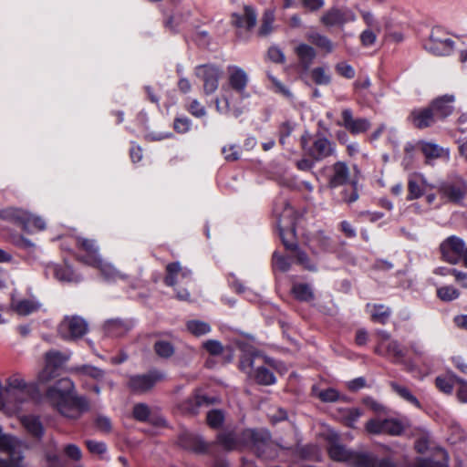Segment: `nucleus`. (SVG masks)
<instances>
[{"label": "nucleus", "mask_w": 467, "mask_h": 467, "mask_svg": "<svg viewBox=\"0 0 467 467\" xmlns=\"http://www.w3.org/2000/svg\"><path fill=\"white\" fill-rule=\"evenodd\" d=\"M74 383L68 378H62L46 391V399L62 416L76 420L88 410L86 397L73 394Z\"/></svg>", "instance_id": "obj_1"}, {"label": "nucleus", "mask_w": 467, "mask_h": 467, "mask_svg": "<svg viewBox=\"0 0 467 467\" xmlns=\"http://www.w3.org/2000/svg\"><path fill=\"white\" fill-rule=\"evenodd\" d=\"M274 213L277 219L279 234L285 249L292 252L296 264L307 271H316V264L311 261L307 254L301 250L293 240L296 231V217L293 207L285 200H279L275 203Z\"/></svg>", "instance_id": "obj_2"}, {"label": "nucleus", "mask_w": 467, "mask_h": 467, "mask_svg": "<svg viewBox=\"0 0 467 467\" xmlns=\"http://www.w3.org/2000/svg\"><path fill=\"white\" fill-rule=\"evenodd\" d=\"M239 367L259 385L268 386L275 383V377L269 368L274 367V360L258 351L244 353Z\"/></svg>", "instance_id": "obj_3"}, {"label": "nucleus", "mask_w": 467, "mask_h": 467, "mask_svg": "<svg viewBox=\"0 0 467 467\" xmlns=\"http://www.w3.org/2000/svg\"><path fill=\"white\" fill-rule=\"evenodd\" d=\"M241 441L259 458L268 460L277 455V446L265 430H245L242 432Z\"/></svg>", "instance_id": "obj_4"}, {"label": "nucleus", "mask_w": 467, "mask_h": 467, "mask_svg": "<svg viewBox=\"0 0 467 467\" xmlns=\"http://www.w3.org/2000/svg\"><path fill=\"white\" fill-rule=\"evenodd\" d=\"M304 154L316 161H321L336 153V145L322 134L311 136L306 133L300 138Z\"/></svg>", "instance_id": "obj_5"}, {"label": "nucleus", "mask_w": 467, "mask_h": 467, "mask_svg": "<svg viewBox=\"0 0 467 467\" xmlns=\"http://www.w3.org/2000/svg\"><path fill=\"white\" fill-rule=\"evenodd\" d=\"M441 259L450 265H458L461 262L467 268V245L465 242L456 235L444 239L439 246Z\"/></svg>", "instance_id": "obj_6"}, {"label": "nucleus", "mask_w": 467, "mask_h": 467, "mask_svg": "<svg viewBox=\"0 0 467 467\" xmlns=\"http://www.w3.org/2000/svg\"><path fill=\"white\" fill-rule=\"evenodd\" d=\"M328 453L334 461L346 462L355 467H369L375 462L374 454L350 451L337 442L330 444Z\"/></svg>", "instance_id": "obj_7"}, {"label": "nucleus", "mask_w": 467, "mask_h": 467, "mask_svg": "<svg viewBox=\"0 0 467 467\" xmlns=\"http://www.w3.org/2000/svg\"><path fill=\"white\" fill-rule=\"evenodd\" d=\"M88 329L87 321L78 316H67L58 325V334L66 340L82 337Z\"/></svg>", "instance_id": "obj_8"}, {"label": "nucleus", "mask_w": 467, "mask_h": 467, "mask_svg": "<svg viewBox=\"0 0 467 467\" xmlns=\"http://www.w3.org/2000/svg\"><path fill=\"white\" fill-rule=\"evenodd\" d=\"M424 48L436 56H449L454 49V42L445 37V33L441 27H434L424 43Z\"/></svg>", "instance_id": "obj_9"}, {"label": "nucleus", "mask_w": 467, "mask_h": 467, "mask_svg": "<svg viewBox=\"0 0 467 467\" xmlns=\"http://www.w3.org/2000/svg\"><path fill=\"white\" fill-rule=\"evenodd\" d=\"M222 74V69L213 64L199 65L194 68V75L203 82L205 95H211L217 90Z\"/></svg>", "instance_id": "obj_10"}, {"label": "nucleus", "mask_w": 467, "mask_h": 467, "mask_svg": "<svg viewBox=\"0 0 467 467\" xmlns=\"http://www.w3.org/2000/svg\"><path fill=\"white\" fill-rule=\"evenodd\" d=\"M164 379L162 372L154 369L146 374L130 376L127 384L131 392L140 394L150 390L157 382Z\"/></svg>", "instance_id": "obj_11"}, {"label": "nucleus", "mask_w": 467, "mask_h": 467, "mask_svg": "<svg viewBox=\"0 0 467 467\" xmlns=\"http://www.w3.org/2000/svg\"><path fill=\"white\" fill-rule=\"evenodd\" d=\"M337 126L344 127L350 134L358 135L367 132L370 127V121L366 118H354L350 109H344L341 112V120L337 122Z\"/></svg>", "instance_id": "obj_12"}, {"label": "nucleus", "mask_w": 467, "mask_h": 467, "mask_svg": "<svg viewBox=\"0 0 467 467\" xmlns=\"http://www.w3.org/2000/svg\"><path fill=\"white\" fill-rule=\"evenodd\" d=\"M356 19L355 14L348 8L332 7L327 10L320 17V22L325 26H343Z\"/></svg>", "instance_id": "obj_13"}, {"label": "nucleus", "mask_w": 467, "mask_h": 467, "mask_svg": "<svg viewBox=\"0 0 467 467\" xmlns=\"http://www.w3.org/2000/svg\"><path fill=\"white\" fill-rule=\"evenodd\" d=\"M77 247L84 251L86 254L78 255V260L88 265H99V259L101 258L99 254V246L94 239H88L84 237L76 238Z\"/></svg>", "instance_id": "obj_14"}, {"label": "nucleus", "mask_w": 467, "mask_h": 467, "mask_svg": "<svg viewBox=\"0 0 467 467\" xmlns=\"http://www.w3.org/2000/svg\"><path fill=\"white\" fill-rule=\"evenodd\" d=\"M408 120L419 130L430 128L439 121L430 106L414 109L408 116Z\"/></svg>", "instance_id": "obj_15"}, {"label": "nucleus", "mask_w": 467, "mask_h": 467, "mask_svg": "<svg viewBox=\"0 0 467 467\" xmlns=\"http://www.w3.org/2000/svg\"><path fill=\"white\" fill-rule=\"evenodd\" d=\"M257 14L250 5H244L241 13H234L231 16V23L239 29H244L246 33L251 31L256 25Z\"/></svg>", "instance_id": "obj_16"}, {"label": "nucleus", "mask_w": 467, "mask_h": 467, "mask_svg": "<svg viewBox=\"0 0 467 467\" xmlns=\"http://www.w3.org/2000/svg\"><path fill=\"white\" fill-rule=\"evenodd\" d=\"M5 391L9 392L16 402L22 403L29 393V389L19 374H14L6 379Z\"/></svg>", "instance_id": "obj_17"}, {"label": "nucleus", "mask_w": 467, "mask_h": 467, "mask_svg": "<svg viewBox=\"0 0 467 467\" xmlns=\"http://www.w3.org/2000/svg\"><path fill=\"white\" fill-rule=\"evenodd\" d=\"M179 279L185 280V283L191 281V270L184 268L179 262L170 263L166 265V275L164 283L168 286H175L179 283Z\"/></svg>", "instance_id": "obj_18"}, {"label": "nucleus", "mask_w": 467, "mask_h": 467, "mask_svg": "<svg viewBox=\"0 0 467 467\" xmlns=\"http://www.w3.org/2000/svg\"><path fill=\"white\" fill-rule=\"evenodd\" d=\"M331 174L328 178V187L337 188L346 186L350 182V171L344 161H337L332 165Z\"/></svg>", "instance_id": "obj_19"}, {"label": "nucleus", "mask_w": 467, "mask_h": 467, "mask_svg": "<svg viewBox=\"0 0 467 467\" xmlns=\"http://www.w3.org/2000/svg\"><path fill=\"white\" fill-rule=\"evenodd\" d=\"M47 276L52 275L60 282H78L80 278L66 265L47 264L45 268Z\"/></svg>", "instance_id": "obj_20"}, {"label": "nucleus", "mask_w": 467, "mask_h": 467, "mask_svg": "<svg viewBox=\"0 0 467 467\" xmlns=\"http://www.w3.org/2000/svg\"><path fill=\"white\" fill-rule=\"evenodd\" d=\"M454 97L452 95H444L433 99L429 106L432 109L438 120H443L453 111Z\"/></svg>", "instance_id": "obj_21"}, {"label": "nucleus", "mask_w": 467, "mask_h": 467, "mask_svg": "<svg viewBox=\"0 0 467 467\" xmlns=\"http://www.w3.org/2000/svg\"><path fill=\"white\" fill-rule=\"evenodd\" d=\"M228 70L230 87L240 95H243L248 83L247 74L238 67H229Z\"/></svg>", "instance_id": "obj_22"}, {"label": "nucleus", "mask_w": 467, "mask_h": 467, "mask_svg": "<svg viewBox=\"0 0 467 467\" xmlns=\"http://www.w3.org/2000/svg\"><path fill=\"white\" fill-rule=\"evenodd\" d=\"M178 442L181 447L196 452L207 450L206 443L200 436L188 431H184L179 436Z\"/></svg>", "instance_id": "obj_23"}, {"label": "nucleus", "mask_w": 467, "mask_h": 467, "mask_svg": "<svg viewBox=\"0 0 467 467\" xmlns=\"http://www.w3.org/2000/svg\"><path fill=\"white\" fill-rule=\"evenodd\" d=\"M299 65L305 70L308 69L317 57L315 48L307 44L301 43L295 48Z\"/></svg>", "instance_id": "obj_24"}, {"label": "nucleus", "mask_w": 467, "mask_h": 467, "mask_svg": "<svg viewBox=\"0 0 467 467\" xmlns=\"http://www.w3.org/2000/svg\"><path fill=\"white\" fill-rule=\"evenodd\" d=\"M70 372L79 377H88L98 382L105 378V371L91 365H81L70 368Z\"/></svg>", "instance_id": "obj_25"}, {"label": "nucleus", "mask_w": 467, "mask_h": 467, "mask_svg": "<svg viewBox=\"0 0 467 467\" xmlns=\"http://www.w3.org/2000/svg\"><path fill=\"white\" fill-rule=\"evenodd\" d=\"M21 423L33 438L40 439L43 436L44 427L39 418L33 415L24 416L21 419Z\"/></svg>", "instance_id": "obj_26"}, {"label": "nucleus", "mask_w": 467, "mask_h": 467, "mask_svg": "<svg viewBox=\"0 0 467 467\" xmlns=\"http://www.w3.org/2000/svg\"><path fill=\"white\" fill-rule=\"evenodd\" d=\"M130 329V325L120 319L108 320L104 325L105 333L110 337H122Z\"/></svg>", "instance_id": "obj_27"}, {"label": "nucleus", "mask_w": 467, "mask_h": 467, "mask_svg": "<svg viewBox=\"0 0 467 467\" xmlns=\"http://www.w3.org/2000/svg\"><path fill=\"white\" fill-rule=\"evenodd\" d=\"M306 38L317 48L325 50L327 53H331L334 50V44L325 35L317 31H309L306 34Z\"/></svg>", "instance_id": "obj_28"}, {"label": "nucleus", "mask_w": 467, "mask_h": 467, "mask_svg": "<svg viewBox=\"0 0 467 467\" xmlns=\"http://www.w3.org/2000/svg\"><path fill=\"white\" fill-rule=\"evenodd\" d=\"M0 218L22 227L23 223L27 218L26 211L15 207H7L0 211Z\"/></svg>", "instance_id": "obj_29"}, {"label": "nucleus", "mask_w": 467, "mask_h": 467, "mask_svg": "<svg viewBox=\"0 0 467 467\" xmlns=\"http://www.w3.org/2000/svg\"><path fill=\"white\" fill-rule=\"evenodd\" d=\"M440 191L450 202L455 203L462 202L465 196V188L462 185L445 184Z\"/></svg>", "instance_id": "obj_30"}, {"label": "nucleus", "mask_w": 467, "mask_h": 467, "mask_svg": "<svg viewBox=\"0 0 467 467\" xmlns=\"http://www.w3.org/2000/svg\"><path fill=\"white\" fill-rule=\"evenodd\" d=\"M223 92L222 99H215L217 111L224 114L232 113L234 117L240 116L242 110L239 108L231 107L230 99L227 95V93H229V89L223 88Z\"/></svg>", "instance_id": "obj_31"}, {"label": "nucleus", "mask_w": 467, "mask_h": 467, "mask_svg": "<svg viewBox=\"0 0 467 467\" xmlns=\"http://www.w3.org/2000/svg\"><path fill=\"white\" fill-rule=\"evenodd\" d=\"M70 358L69 353L58 350H50L45 354V363L52 368L58 370Z\"/></svg>", "instance_id": "obj_32"}, {"label": "nucleus", "mask_w": 467, "mask_h": 467, "mask_svg": "<svg viewBox=\"0 0 467 467\" xmlns=\"http://www.w3.org/2000/svg\"><path fill=\"white\" fill-rule=\"evenodd\" d=\"M274 23L275 12L271 9H266L263 14L257 35L261 37L269 36L275 29Z\"/></svg>", "instance_id": "obj_33"}, {"label": "nucleus", "mask_w": 467, "mask_h": 467, "mask_svg": "<svg viewBox=\"0 0 467 467\" xmlns=\"http://www.w3.org/2000/svg\"><path fill=\"white\" fill-rule=\"evenodd\" d=\"M420 147L422 154L426 158L427 162L431 160L442 157L444 153L448 155V152H445L442 148L434 143L422 141L420 143Z\"/></svg>", "instance_id": "obj_34"}, {"label": "nucleus", "mask_w": 467, "mask_h": 467, "mask_svg": "<svg viewBox=\"0 0 467 467\" xmlns=\"http://www.w3.org/2000/svg\"><path fill=\"white\" fill-rule=\"evenodd\" d=\"M389 386H390L391 389L397 395H399L401 399H403L407 402L414 405L417 408L421 407L419 400L410 392V390L407 387L402 386L395 381H391L389 383Z\"/></svg>", "instance_id": "obj_35"}, {"label": "nucleus", "mask_w": 467, "mask_h": 467, "mask_svg": "<svg viewBox=\"0 0 467 467\" xmlns=\"http://www.w3.org/2000/svg\"><path fill=\"white\" fill-rule=\"evenodd\" d=\"M40 305L34 300L23 299L16 303H13V308L15 311L21 316H27L31 313L37 311Z\"/></svg>", "instance_id": "obj_36"}, {"label": "nucleus", "mask_w": 467, "mask_h": 467, "mask_svg": "<svg viewBox=\"0 0 467 467\" xmlns=\"http://www.w3.org/2000/svg\"><path fill=\"white\" fill-rule=\"evenodd\" d=\"M292 293L299 301L308 302L314 299V293L308 284H295L292 287Z\"/></svg>", "instance_id": "obj_37"}, {"label": "nucleus", "mask_w": 467, "mask_h": 467, "mask_svg": "<svg viewBox=\"0 0 467 467\" xmlns=\"http://www.w3.org/2000/svg\"><path fill=\"white\" fill-rule=\"evenodd\" d=\"M204 402H206V398L204 396L194 395L190 397L182 404V411L194 415L198 412V409Z\"/></svg>", "instance_id": "obj_38"}, {"label": "nucleus", "mask_w": 467, "mask_h": 467, "mask_svg": "<svg viewBox=\"0 0 467 467\" xmlns=\"http://www.w3.org/2000/svg\"><path fill=\"white\" fill-rule=\"evenodd\" d=\"M91 266L99 269L101 275L106 280L111 281L118 278H124L123 275L116 270L111 265L104 263L101 258L99 259V265H92Z\"/></svg>", "instance_id": "obj_39"}, {"label": "nucleus", "mask_w": 467, "mask_h": 467, "mask_svg": "<svg viewBox=\"0 0 467 467\" xmlns=\"http://www.w3.org/2000/svg\"><path fill=\"white\" fill-rule=\"evenodd\" d=\"M453 373H448L445 377L439 376L435 379L436 387L445 394H451L453 390V384L456 383Z\"/></svg>", "instance_id": "obj_40"}, {"label": "nucleus", "mask_w": 467, "mask_h": 467, "mask_svg": "<svg viewBox=\"0 0 467 467\" xmlns=\"http://www.w3.org/2000/svg\"><path fill=\"white\" fill-rule=\"evenodd\" d=\"M390 314V309L384 305H373L370 317L373 322L386 324Z\"/></svg>", "instance_id": "obj_41"}, {"label": "nucleus", "mask_w": 467, "mask_h": 467, "mask_svg": "<svg viewBox=\"0 0 467 467\" xmlns=\"http://www.w3.org/2000/svg\"><path fill=\"white\" fill-rule=\"evenodd\" d=\"M438 455L441 460L420 459L416 462L415 467H449L447 453L444 451H440Z\"/></svg>", "instance_id": "obj_42"}, {"label": "nucleus", "mask_w": 467, "mask_h": 467, "mask_svg": "<svg viewBox=\"0 0 467 467\" xmlns=\"http://www.w3.org/2000/svg\"><path fill=\"white\" fill-rule=\"evenodd\" d=\"M188 331L195 337H201L208 334L211 331V327L208 323L200 320H190L186 324Z\"/></svg>", "instance_id": "obj_43"}, {"label": "nucleus", "mask_w": 467, "mask_h": 467, "mask_svg": "<svg viewBox=\"0 0 467 467\" xmlns=\"http://www.w3.org/2000/svg\"><path fill=\"white\" fill-rule=\"evenodd\" d=\"M153 349L158 357L161 358H169L174 354L173 345L166 340H158L153 345Z\"/></svg>", "instance_id": "obj_44"}, {"label": "nucleus", "mask_w": 467, "mask_h": 467, "mask_svg": "<svg viewBox=\"0 0 467 467\" xmlns=\"http://www.w3.org/2000/svg\"><path fill=\"white\" fill-rule=\"evenodd\" d=\"M460 295V291L452 285H444L437 289V296L444 302L455 300Z\"/></svg>", "instance_id": "obj_45"}, {"label": "nucleus", "mask_w": 467, "mask_h": 467, "mask_svg": "<svg viewBox=\"0 0 467 467\" xmlns=\"http://www.w3.org/2000/svg\"><path fill=\"white\" fill-rule=\"evenodd\" d=\"M26 220L23 223L22 228L26 231H30L31 229L36 230H44L46 228L45 221L38 216H35L28 212H26Z\"/></svg>", "instance_id": "obj_46"}, {"label": "nucleus", "mask_w": 467, "mask_h": 467, "mask_svg": "<svg viewBox=\"0 0 467 467\" xmlns=\"http://www.w3.org/2000/svg\"><path fill=\"white\" fill-rule=\"evenodd\" d=\"M402 424L393 419L383 420V431L385 434H389L392 436H398L403 432Z\"/></svg>", "instance_id": "obj_47"}, {"label": "nucleus", "mask_w": 467, "mask_h": 467, "mask_svg": "<svg viewBox=\"0 0 467 467\" xmlns=\"http://www.w3.org/2000/svg\"><path fill=\"white\" fill-rule=\"evenodd\" d=\"M387 352L389 356L394 358V362L400 363L403 361L405 358V352L403 351L400 344L397 340H391L387 345Z\"/></svg>", "instance_id": "obj_48"}, {"label": "nucleus", "mask_w": 467, "mask_h": 467, "mask_svg": "<svg viewBox=\"0 0 467 467\" xmlns=\"http://www.w3.org/2000/svg\"><path fill=\"white\" fill-rule=\"evenodd\" d=\"M423 194V190L418 180L410 178L408 181V195L407 200L412 201L419 199Z\"/></svg>", "instance_id": "obj_49"}, {"label": "nucleus", "mask_w": 467, "mask_h": 467, "mask_svg": "<svg viewBox=\"0 0 467 467\" xmlns=\"http://www.w3.org/2000/svg\"><path fill=\"white\" fill-rule=\"evenodd\" d=\"M342 201L348 203L356 202L358 199V193L357 190V182H352L351 183L345 186L342 192Z\"/></svg>", "instance_id": "obj_50"}, {"label": "nucleus", "mask_w": 467, "mask_h": 467, "mask_svg": "<svg viewBox=\"0 0 467 467\" xmlns=\"http://www.w3.org/2000/svg\"><path fill=\"white\" fill-rule=\"evenodd\" d=\"M311 77L317 85H328L331 81L330 75L327 74L326 69L322 67H315L311 71Z\"/></svg>", "instance_id": "obj_51"}, {"label": "nucleus", "mask_w": 467, "mask_h": 467, "mask_svg": "<svg viewBox=\"0 0 467 467\" xmlns=\"http://www.w3.org/2000/svg\"><path fill=\"white\" fill-rule=\"evenodd\" d=\"M272 261H273L274 268H275V269H277V270H279L281 272H286L291 267V261H290V259L288 257H286V256H284V255L280 254L277 252H275L273 254Z\"/></svg>", "instance_id": "obj_52"}, {"label": "nucleus", "mask_w": 467, "mask_h": 467, "mask_svg": "<svg viewBox=\"0 0 467 467\" xmlns=\"http://www.w3.org/2000/svg\"><path fill=\"white\" fill-rule=\"evenodd\" d=\"M223 413L220 410H212L207 413V423L213 429L219 428L223 422Z\"/></svg>", "instance_id": "obj_53"}, {"label": "nucleus", "mask_w": 467, "mask_h": 467, "mask_svg": "<svg viewBox=\"0 0 467 467\" xmlns=\"http://www.w3.org/2000/svg\"><path fill=\"white\" fill-rule=\"evenodd\" d=\"M218 443L227 451L236 449L237 441L232 433H221L217 437Z\"/></svg>", "instance_id": "obj_54"}, {"label": "nucleus", "mask_w": 467, "mask_h": 467, "mask_svg": "<svg viewBox=\"0 0 467 467\" xmlns=\"http://www.w3.org/2000/svg\"><path fill=\"white\" fill-rule=\"evenodd\" d=\"M222 153L227 161H235L240 158V147L235 144L224 146L222 149Z\"/></svg>", "instance_id": "obj_55"}, {"label": "nucleus", "mask_w": 467, "mask_h": 467, "mask_svg": "<svg viewBox=\"0 0 467 467\" xmlns=\"http://www.w3.org/2000/svg\"><path fill=\"white\" fill-rule=\"evenodd\" d=\"M57 369L52 368L45 363L44 368L38 374L37 380L41 384H46L57 377Z\"/></svg>", "instance_id": "obj_56"}, {"label": "nucleus", "mask_w": 467, "mask_h": 467, "mask_svg": "<svg viewBox=\"0 0 467 467\" xmlns=\"http://www.w3.org/2000/svg\"><path fill=\"white\" fill-rule=\"evenodd\" d=\"M202 347L212 356H219L223 352V347L218 340H207L203 342Z\"/></svg>", "instance_id": "obj_57"}, {"label": "nucleus", "mask_w": 467, "mask_h": 467, "mask_svg": "<svg viewBox=\"0 0 467 467\" xmlns=\"http://www.w3.org/2000/svg\"><path fill=\"white\" fill-rule=\"evenodd\" d=\"M150 416V408L144 403H138L133 408V417L140 421H146Z\"/></svg>", "instance_id": "obj_58"}, {"label": "nucleus", "mask_w": 467, "mask_h": 467, "mask_svg": "<svg viewBox=\"0 0 467 467\" xmlns=\"http://www.w3.org/2000/svg\"><path fill=\"white\" fill-rule=\"evenodd\" d=\"M335 69L337 74L348 79H351L355 77V70L353 67L347 64L346 62L337 63L335 67Z\"/></svg>", "instance_id": "obj_59"}, {"label": "nucleus", "mask_w": 467, "mask_h": 467, "mask_svg": "<svg viewBox=\"0 0 467 467\" xmlns=\"http://www.w3.org/2000/svg\"><path fill=\"white\" fill-rule=\"evenodd\" d=\"M95 426L96 428L103 432V433H109L112 429L111 421L109 418L102 415H99L95 420Z\"/></svg>", "instance_id": "obj_60"}, {"label": "nucleus", "mask_w": 467, "mask_h": 467, "mask_svg": "<svg viewBox=\"0 0 467 467\" xmlns=\"http://www.w3.org/2000/svg\"><path fill=\"white\" fill-rule=\"evenodd\" d=\"M267 57L274 63L283 64L285 61V54L277 47H269L267 51Z\"/></svg>", "instance_id": "obj_61"}, {"label": "nucleus", "mask_w": 467, "mask_h": 467, "mask_svg": "<svg viewBox=\"0 0 467 467\" xmlns=\"http://www.w3.org/2000/svg\"><path fill=\"white\" fill-rule=\"evenodd\" d=\"M192 122L186 117H179L174 119L173 128L179 133H186L190 130Z\"/></svg>", "instance_id": "obj_62"}, {"label": "nucleus", "mask_w": 467, "mask_h": 467, "mask_svg": "<svg viewBox=\"0 0 467 467\" xmlns=\"http://www.w3.org/2000/svg\"><path fill=\"white\" fill-rule=\"evenodd\" d=\"M186 109L192 116L197 118L203 117L206 114L205 108L197 99H192Z\"/></svg>", "instance_id": "obj_63"}, {"label": "nucleus", "mask_w": 467, "mask_h": 467, "mask_svg": "<svg viewBox=\"0 0 467 467\" xmlns=\"http://www.w3.org/2000/svg\"><path fill=\"white\" fill-rule=\"evenodd\" d=\"M318 398L323 402H334L339 399V393L335 389L329 388V389L321 390L318 393Z\"/></svg>", "instance_id": "obj_64"}]
</instances>
